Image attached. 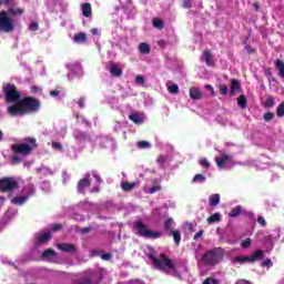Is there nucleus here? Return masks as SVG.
Returning a JSON list of instances; mask_svg holds the SVG:
<instances>
[{"instance_id":"nucleus-39","label":"nucleus","mask_w":284,"mask_h":284,"mask_svg":"<svg viewBox=\"0 0 284 284\" xmlns=\"http://www.w3.org/2000/svg\"><path fill=\"white\" fill-rule=\"evenodd\" d=\"M52 148L58 152H63V144H61V142H57V141L52 142Z\"/></svg>"},{"instance_id":"nucleus-7","label":"nucleus","mask_w":284,"mask_h":284,"mask_svg":"<svg viewBox=\"0 0 284 284\" xmlns=\"http://www.w3.org/2000/svg\"><path fill=\"white\" fill-rule=\"evenodd\" d=\"M133 227L142 239H159V236H161V233L150 230V227L141 221L134 222Z\"/></svg>"},{"instance_id":"nucleus-27","label":"nucleus","mask_w":284,"mask_h":284,"mask_svg":"<svg viewBox=\"0 0 284 284\" xmlns=\"http://www.w3.org/2000/svg\"><path fill=\"white\" fill-rule=\"evenodd\" d=\"M169 236H173L175 245H179L181 243V233L179 231H171L168 233Z\"/></svg>"},{"instance_id":"nucleus-20","label":"nucleus","mask_w":284,"mask_h":284,"mask_svg":"<svg viewBox=\"0 0 284 284\" xmlns=\"http://www.w3.org/2000/svg\"><path fill=\"white\" fill-rule=\"evenodd\" d=\"M82 14L87 18L92 17V4H90V2L82 4Z\"/></svg>"},{"instance_id":"nucleus-46","label":"nucleus","mask_w":284,"mask_h":284,"mask_svg":"<svg viewBox=\"0 0 284 284\" xmlns=\"http://www.w3.org/2000/svg\"><path fill=\"white\" fill-rule=\"evenodd\" d=\"M135 83H138V85H145V78H143V75H136Z\"/></svg>"},{"instance_id":"nucleus-25","label":"nucleus","mask_w":284,"mask_h":284,"mask_svg":"<svg viewBox=\"0 0 284 284\" xmlns=\"http://www.w3.org/2000/svg\"><path fill=\"white\" fill-rule=\"evenodd\" d=\"M173 223H174V220L172 217H169L164 221V230H166L168 234L174 231V229H172Z\"/></svg>"},{"instance_id":"nucleus-30","label":"nucleus","mask_w":284,"mask_h":284,"mask_svg":"<svg viewBox=\"0 0 284 284\" xmlns=\"http://www.w3.org/2000/svg\"><path fill=\"white\" fill-rule=\"evenodd\" d=\"M52 239V234L50 232H45L42 235L39 236L38 243H48Z\"/></svg>"},{"instance_id":"nucleus-26","label":"nucleus","mask_w":284,"mask_h":284,"mask_svg":"<svg viewBox=\"0 0 284 284\" xmlns=\"http://www.w3.org/2000/svg\"><path fill=\"white\" fill-rule=\"evenodd\" d=\"M139 52H141V54H150V44L141 42L139 45Z\"/></svg>"},{"instance_id":"nucleus-13","label":"nucleus","mask_w":284,"mask_h":284,"mask_svg":"<svg viewBox=\"0 0 284 284\" xmlns=\"http://www.w3.org/2000/svg\"><path fill=\"white\" fill-rule=\"evenodd\" d=\"M202 61H204L209 68H214V57L212 55V51L205 50L202 53Z\"/></svg>"},{"instance_id":"nucleus-23","label":"nucleus","mask_w":284,"mask_h":284,"mask_svg":"<svg viewBox=\"0 0 284 284\" xmlns=\"http://www.w3.org/2000/svg\"><path fill=\"white\" fill-rule=\"evenodd\" d=\"M241 212H243V207L241 205L235 206L229 213L230 219H236V216H241Z\"/></svg>"},{"instance_id":"nucleus-1","label":"nucleus","mask_w":284,"mask_h":284,"mask_svg":"<svg viewBox=\"0 0 284 284\" xmlns=\"http://www.w3.org/2000/svg\"><path fill=\"white\" fill-rule=\"evenodd\" d=\"M41 110V101L32 97H24L18 102L8 106L10 116H26V114H36Z\"/></svg>"},{"instance_id":"nucleus-45","label":"nucleus","mask_w":284,"mask_h":284,"mask_svg":"<svg viewBox=\"0 0 284 284\" xmlns=\"http://www.w3.org/2000/svg\"><path fill=\"white\" fill-rule=\"evenodd\" d=\"M200 165H202V168H205L206 170H210V161H207L205 158L200 160Z\"/></svg>"},{"instance_id":"nucleus-47","label":"nucleus","mask_w":284,"mask_h":284,"mask_svg":"<svg viewBox=\"0 0 284 284\" xmlns=\"http://www.w3.org/2000/svg\"><path fill=\"white\" fill-rule=\"evenodd\" d=\"M138 146L141 150H145V148H150V142H148V141H140V142H138Z\"/></svg>"},{"instance_id":"nucleus-31","label":"nucleus","mask_w":284,"mask_h":284,"mask_svg":"<svg viewBox=\"0 0 284 284\" xmlns=\"http://www.w3.org/2000/svg\"><path fill=\"white\" fill-rule=\"evenodd\" d=\"M221 221V213H214L207 217V223L212 225V223H219Z\"/></svg>"},{"instance_id":"nucleus-17","label":"nucleus","mask_w":284,"mask_h":284,"mask_svg":"<svg viewBox=\"0 0 284 284\" xmlns=\"http://www.w3.org/2000/svg\"><path fill=\"white\" fill-rule=\"evenodd\" d=\"M130 121L135 123L136 125H141L143 123V115H141L139 112H133L129 115Z\"/></svg>"},{"instance_id":"nucleus-63","label":"nucleus","mask_w":284,"mask_h":284,"mask_svg":"<svg viewBox=\"0 0 284 284\" xmlns=\"http://www.w3.org/2000/svg\"><path fill=\"white\" fill-rule=\"evenodd\" d=\"M264 74H265L266 77H272V71H271L270 69H266V70L264 71Z\"/></svg>"},{"instance_id":"nucleus-5","label":"nucleus","mask_w":284,"mask_h":284,"mask_svg":"<svg viewBox=\"0 0 284 284\" xmlns=\"http://www.w3.org/2000/svg\"><path fill=\"white\" fill-rule=\"evenodd\" d=\"M150 258L152 260L153 265L156 267V270H160V272H165V274L176 272V265H174V262H172L168 255L160 254V258H156L151 254Z\"/></svg>"},{"instance_id":"nucleus-24","label":"nucleus","mask_w":284,"mask_h":284,"mask_svg":"<svg viewBox=\"0 0 284 284\" xmlns=\"http://www.w3.org/2000/svg\"><path fill=\"white\" fill-rule=\"evenodd\" d=\"M134 187H136V183L132 182H122L121 183V189L123 190V192H131V190H134Z\"/></svg>"},{"instance_id":"nucleus-56","label":"nucleus","mask_w":284,"mask_h":284,"mask_svg":"<svg viewBox=\"0 0 284 284\" xmlns=\"http://www.w3.org/2000/svg\"><path fill=\"white\" fill-rule=\"evenodd\" d=\"M78 105H79V108H81V109L85 108V99L80 98V99L78 100Z\"/></svg>"},{"instance_id":"nucleus-64","label":"nucleus","mask_w":284,"mask_h":284,"mask_svg":"<svg viewBox=\"0 0 284 284\" xmlns=\"http://www.w3.org/2000/svg\"><path fill=\"white\" fill-rule=\"evenodd\" d=\"M91 34H94V36L99 34V29L97 28L91 29Z\"/></svg>"},{"instance_id":"nucleus-14","label":"nucleus","mask_w":284,"mask_h":284,"mask_svg":"<svg viewBox=\"0 0 284 284\" xmlns=\"http://www.w3.org/2000/svg\"><path fill=\"white\" fill-rule=\"evenodd\" d=\"M236 92H241V81L236 79L231 80V91H230V97H234Z\"/></svg>"},{"instance_id":"nucleus-3","label":"nucleus","mask_w":284,"mask_h":284,"mask_svg":"<svg viewBox=\"0 0 284 284\" xmlns=\"http://www.w3.org/2000/svg\"><path fill=\"white\" fill-rule=\"evenodd\" d=\"M223 258H225V250L223 247H214L202 255V263L214 267V265H219Z\"/></svg>"},{"instance_id":"nucleus-11","label":"nucleus","mask_w":284,"mask_h":284,"mask_svg":"<svg viewBox=\"0 0 284 284\" xmlns=\"http://www.w3.org/2000/svg\"><path fill=\"white\" fill-rule=\"evenodd\" d=\"M232 155L222 154L221 156L215 158V163L217 168L223 169L225 165H227V163H230V161H232Z\"/></svg>"},{"instance_id":"nucleus-10","label":"nucleus","mask_w":284,"mask_h":284,"mask_svg":"<svg viewBox=\"0 0 284 284\" xmlns=\"http://www.w3.org/2000/svg\"><path fill=\"white\" fill-rule=\"evenodd\" d=\"M57 247L60 252H65L68 254H74V252H77V246L72 243H60Z\"/></svg>"},{"instance_id":"nucleus-52","label":"nucleus","mask_w":284,"mask_h":284,"mask_svg":"<svg viewBox=\"0 0 284 284\" xmlns=\"http://www.w3.org/2000/svg\"><path fill=\"white\" fill-rule=\"evenodd\" d=\"M262 267H272V260H265L261 264Z\"/></svg>"},{"instance_id":"nucleus-61","label":"nucleus","mask_w":284,"mask_h":284,"mask_svg":"<svg viewBox=\"0 0 284 284\" xmlns=\"http://www.w3.org/2000/svg\"><path fill=\"white\" fill-rule=\"evenodd\" d=\"M253 8L258 12L261 10V2H253Z\"/></svg>"},{"instance_id":"nucleus-49","label":"nucleus","mask_w":284,"mask_h":284,"mask_svg":"<svg viewBox=\"0 0 284 284\" xmlns=\"http://www.w3.org/2000/svg\"><path fill=\"white\" fill-rule=\"evenodd\" d=\"M257 223L260 225H262V227H266L267 226V222L265 221V217H263V216H258L257 217Z\"/></svg>"},{"instance_id":"nucleus-36","label":"nucleus","mask_w":284,"mask_h":284,"mask_svg":"<svg viewBox=\"0 0 284 284\" xmlns=\"http://www.w3.org/2000/svg\"><path fill=\"white\" fill-rule=\"evenodd\" d=\"M276 114L278 119L284 116V102L280 103L277 109H276Z\"/></svg>"},{"instance_id":"nucleus-40","label":"nucleus","mask_w":284,"mask_h":284,"mask_svg":"<svg viewBox=\"0 0 284 284\" xmlns=\"http://www.w3.org/2000/svg\"><path fill=\"white\" fill-rule=\"evenodd\" d=\"M263 119H264V121H266V123H270V121H272L274 119V113L268 111V112L264 113Z\"/></svg>"},{"instance_id":"nucleus-50","label":"nucleus","mask_w":284,"mask_h":284,"mask_svg":"<svg viewBox=\"0 0 284 284\" xmlns=\"http://www.w3.org/2000/svg\"><path fill=\"white\" fill-rule=\"evenodd\" d=\"M29 30H31V32H37V30H39V23L33 22L29 26Z\"/></svg>"},{"instance_id":"nucleus-48","label":"nucleus","mask_w":284,"mask_h":284,"mask_svg":"<svg viewBox=\"0 0 284 284\" xmlns=\"http://www.w3.org/2000/svg\"><path fill=\"white\" fill-rule=\"evenodd\" d=\"M149 194H156V192H161V185H155L149 189Z\"/></svg>"},{"instance_id":"nucleus-35","label":"nucleus","mask_w":284,"mask_h":284,"mask_svg":"<svg viewBox=\"0 0 284 284\" xmlns=\"http://www.w3.org/2000/svg\"><path fill=\"white\" fill-rule=\"evenodd\" d=\"M263 105L264 108H274V97L268 95Z\"/></svg>"},{"instance_id":"nucleus-37","label":"nucleus","mask_w":284,"mask_h":284,"mask_svg":"<svg viewBox=\"0 0 284 284\" xmlns=\"http://www.w3.org/2000/svg\"><path fill=\"white\" fill-rule=\"evenodd\" d=\"M73 284H92V278L90 277L80 278L74 281Z\"/></svg>"},{"instance_id":"nucleus-2","label":"nucleus","mask_w":284,"mask_h":284,"mask_svg":"<svg viewBox=\"0 0 284 284\" xmlns=\"http://www.w3.org/2000/svg\"><path fill=\"white\" fill-rule=\"evenodd\" d=\"M4 3L8 6V9L7 11H0V32L10 34V32H14V22L10 17L21 16L26 12V10L21 8L16 9L12 4V0H4Z\"/></svg>"},{"instance_id":"nucleus-12","label":"nucleus","mask_w":284,"mask_h":284,"mask_svg":"<svg viewBox=\"0 0 284 284\" xmlns=\"http://www.w3.org/2000/svg\"><path fill=\"white\" fill-rule=\"evenodd\" d=\"M91 182L88 178H83L81 180H79L78 185H77V190L79 194H85V187H90Z\"/></svg>"},{"instance_id":"nucleus-21","label":"nucleus","mask_w":284,"mask_h":284,"mask_svg":"<svg viewBox=\"0 0 284 284\" xmlns=\"http://www.w3.org/2000/svg\"><path fill=\"white\" fill-rule=\"evenodd\" d=\"M54 256H57V251L52 248H47L41 254V258H54Z\"/></svg>"},{"instance_id":"nucleus-55","label":"nucleus","mask_w":284,"mask_h":284,"mask_svg":"<svg viewBox=\"0 0 284 284\" xmlns=\"http://www.w3.org/2000/svg\"><path fill=\"white\" fill-rule=\"evenodd\" d=\"M245 50L247 51V54H254V52H256L250 44L245 45Z\"/></svg>"},{"instance_id":"nucleus-60","label":"nucleus","mask_w":284,"mask_h":284,"mask_svg":"<svg viewBox=\"0 0 284 284\" xmlns=\"http://www.w3.org/2000/svg\"><path fill=\"white\" fill-rule=\"evenodd\" d=\"M235 284H252V282L247 280H237Z\"/></svg>"},{"instance_id":"nucleus-9","label":"nucleus","mask_w":284,"mask_h":284,"mask_svg":"<svg viewBox=\"0 0 284 284\" xmlns=\"http://www.w3.org/2000/svg\"><path fill=\"white\" fill-rule=\"evenodd\" d=\"M17 187H19V183L14 181V179H0V192H12V190H17Z\"/></svg>"},{"instance_id":"nucleus-54","label":"nucleus","mask_w":284,"mask_h":284,"mask_svg":"<svg viewBox=\"0 0 284 284\" xmlns=\"http://www.w3.org/2000/svg\"><path fill=\"white\" fill-rule=\"evenodd\" d=\"M102 261H110L112 258V254L110 253H104L101 255Z\"/></svg>"},{"instance_id":"nucleus-33","label":"nucleus","mask_w":284,"mask_h":284,"mask_svg":"<svg viewBox=\"0 0 284 284\" xmlns=\"http://www.w3.org/2000/svg\"><path fill=\"white\" fill-rule=\"evenodd\" d=\"M205 181H206L205 175L197 173L194 175L192 183H205Z\"/></svg>"},{"instance_id":"nucleus-19","label":"nucleus","mask_w":284,"mask_h":284,"mask_svg":"<svg viewBox=\"0 0 284 284\" xmlns=\"http://www.w3.org/2000/svg\"><path fill=\"white\" fill-rule=\"evenodd\" d=\"M209 203H210L211 207H216V205H219V203H221V195L219 193L210 195Z\"/></svg>"},{"instance_id":"nucleus-38","label":"nucleus","mask_w":284,"mask_h":284,"mask_svg":"<svg viewBox=\"0 0 284 284\" xmlns=\"http://www.w3.org/2000/svg\"><path fill=\"white\" fill-rule=\"evenodd\" d=\"M168 90H169L170 94H179V85L178 84L169 85Z\"/></svg>"},{"instance_id":"nucleus-28","label":"nucleus","mask_w":284,"mask_h":284,"mask_svg":"<svg viewBox=\"0 0 284 284\" xmlns=\"http://www.w3.org/2000/svg\"><path fill=\"white\" fill-rule=\"evenodd\" d=\"M237 105H240L242 108V110H245V108H247V97L245 95H240L237 98Z\"/></svg>"},{"instance_id":"nucleus-41","label":"nucleus","mask_w":284,"mask_h":284,"mask_svg":"<svg viewBox=\"0 0 284 284\" xmlns=\"http://www.w3.org/2000/svg\"><path fill=\"white\" fill-rule=\"evenodd\" d=\"M21 161H23V160L16 153H14V155L11 156V163L13 165H19V163H21Z\"/></svg>"},{"instance_id":"nucleus-4","label":"nucleus","mask_w":284,"mask_h":284,"mask_svg":"<svg viewBox=\"0 0 284 284\" xmlns=\"http://www.w3.org/2000/svg\"><path fill=\"white\" fill-rule=\"evenodd\" d=\"M39 144H37V139L27 138L24 139V143L12 144L11 150L13 154H23L24 156H30L33 150H37Z\"/></svg>"},{"instance_id":"nucleus-43","label":"nucleus","mask_w":284,"mask_h":284,"mask_svg":"<svg viewBox=\"0 0 284 284\" xmlns=\"http://www.w3.org/2000/svg\"><path fill=\"white\" fill-rule=\"evenodd\" d=\"M229 91H230V89L227 88V85H225V84L220 85V94H222V97L227 95Z\"/></svg>"},{"instance_id":"nucleus-22","label":"nucleus","mask_w":284,"mask_h":284,"mask_svg":"<svg viewBox=\"0 0 284 284\" xmlns=\"http://www.w3.org/2000/svg\"><path fill=\"white\" fill-rule=\"evenodd\" d=\"M275 68L278 70V75L284 79V62L281 59L275 61Z\"/></svg>"},{"instance_id":"nucleus-44","label":"nucleus","mask_w":284,"mask_h":284,"mask_svg":"<svg viewBox=\"0 0 284 284\" xmlns=\"http://www.w3.org/2000/svg\"><path fill=\"white\" fill-rule=\"evenodd\" d=\"M250 245H252V240L250 237L243 240L241 243V247H243L244 250L250 247Z\"/></svg>"},{"instance_id":"nucleus-29","label":"nucleus","mask_w":284,"mask_h":284,"mask_svg":"<svg viewBox=\"0 0 284 284\" xmlns=\"http://www.w3.org/2000/svg\"><path fill=\"white\" fill-rule=\"evenodd\" d=\"M152 23L158 30H163V28H165V22H163V20L159 18H154L152 20Z\"/></svg>"},{"instance_id":"nucleus-6","label":"nucleus","mask_w":284,"mask_h":284,"mask_svg":"<svg viewBox=\"0 0 284 284\" xmlns=\"http://www.w3.org/2000/svg\"><path fill=\"white\" fill-rule=\"evenodd\" d=\"M2 92L8 103H19L21 101V92L17 90L14 83H4L2 85Z\"/></svg>"},{"instance_id":"nucleus-18","label":"nucleus","mask_w":284,"mask_h":284,"mask_svg":"<svg viewBox=\"0 0 284 284\" xmlns=\"http://www.w3.org/2000/svg\"><path fill=\"white\" fill-rule=\"evenodd\" d=\"M110 74L111 77H123V70L119 68L116 64H111L110 67Z\"/></svg>"},{"instance_id":"nucleus-51","label":"nucleus","mask_w":284,"mask_h":284,"mask_svg":"<svg viewBox=\"0 0 284 284\" xmlns=\"http://www.w3.org/2000/svg\"><path fill=\"white\" fill-rule=\"evenodd\" d=\"M63 225L61 224H52L51 230L52 232H59V230H62Z\"/></svg>"},{"instance_id":"nucleus-34","label":"nucleus","mask_w":284,"mask_h":284,"mask_svg":"<svg viewBox=\"0 0 284 284\" xmlns=\"http://www.w3.org/2000/svg\"><path fill=\"white\" fill-rule=\"evenodd\" d=\"M166 162H168V156L165 155H159L156 159V163L158 165H160V168H164Z\"/></svg>"},{"instance_id":"nucleus-42","label":"nucleus","mask_w":284,"mask_h":284,"mask_svg":"<svg viewBox=\"0 0 284 284\" xmlns=\"http://www.w3.org/2000/svg\"><path fill=\"white\" fill-rule=\"evenodd\" d=\"M219 283H220L219 280H216V278H214V277H207V278H205V280L203 281L202 284H219Z\"/></svg>"},{"instance_id":"nucleus-8","label":"nucleus","mask_w":284,"mask_h":284,"mask_svg":"<svg viewBox=\"0 0 284 284\" xmlns=\"http://www.w3.org/2000/svg\"><path fill=\"white\" fill-rule=\"evenodd\" d=\"M265 258V252L263 250H256L250 256H236L235 263H256V261H263Z\"/></svg>"},{"instance_id":"nucleus-57","label":"nucleus","mask_w":284,"mask_h":284,"mask_svg":"<svg viewBox=\"0 0 284 284\" xmlns=\"http://www.w3.org/2000/svg\"><path fill=\"white\" fill-rule=\"evenodd\" d=\"M204 231L200 230L195 235H194V241H199V239H201V236H203Z\"/></svg>"},{"instance_id":"nucleus-53","label":"nucleus","mask_w":284,"mask_h":284,"mask_svg":"<svg viewBox=\"0 0 284 284\" xmlns=\"http://www.w3.org/2000/svg\"><path fill=\"white\" fill-rule=\"evenodd\" d=\"M183 8H186L187 10H190V8H192V1L183 0Z\"/></svg>"},{"instance_id":"nucleus-62","label":"nucleus","mask_w":284,"mask_h":284,"mask_svg":"<svg viewBox=\"0 0 284 284\" xmlns=\"http://www.w3.org/2000/svg\"><path fill=\"white\" fill-rule=\"evenodd\" d=\"M60 91L59 90H52L50 91V97H59Z\"/></svg>"},{"instance_id":"nucleus-59","label":"nucleus","mask_w":284,"mask_h":284,"mask_svg":"<svg viewBox=\"0 0 284 284\" xmlns=\"http://www.w3.org/2000/svg\"><path fill=\"white\" fill-rule=\"evenodd\" d=\"M31 92H32V94H37V92H41V89H39L38 85H32L31 87Z\"/></svg>"},{"instance_id":"nucleus-58","label":"nucleus","mask_w":284,"mask_h":284,"mask_svg":"<svg viewBox=\"0 0 284 284\" xmlns=\"http://www.w3.org/2000/svg\"><path fill=\"white\" fill-rule=\"evenodd\" d=\"M90 232H92V227H90V226L83 227L81 230V234H90Z\"/></svg>"},{"instance_id":"nucleus-32","label":"nucleus","mask_w":284,"mask_h":284,"mask_svg":"<svg viewBox=\"0 0 284 284\" xmlns=\"http://www.w3.org/2000/svg\"><path fill=\"white\" fill-rule=\"evenodd\" d=\"M26 201H28L27 196H16L11 200V203H13L14 205H23Z\"/></svg>"},{"instance_id":"nucleus-16","label":"nucleus","mask_w":284,"mask_h":284,"mask_svg":"<svg viewBox=\"0 0 284 284\" xmlns=\"http://www.w3.org/2000/svg\"><path fill=\"white\" fill-rule=\"evenodd\" d=\"M74 43L81 44L85 43L88 41V34L85 32H79L73 36Z\"/></svg>"},{"instance_id":"nucleus-15","label":"nucleus","mask_w":284,"mask_h":284,"mask_svg":"<svg viewBox=\"0 0 284 284\" xmlns=\"http://www.w3.org/2000/svg\"><path fill=\"white\" fill-rule=\"evenodd\" d=\"M190 97L193 101H199L203 99V92L199 88H191L190 89Z\"/></svg>"}]
</instances>
